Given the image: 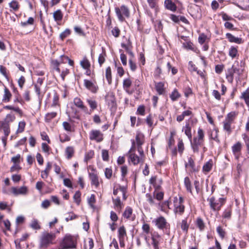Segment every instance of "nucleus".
Segmentation results:
<instances>
[{
  "instance_id": "c03bdc74",
  "label": "nucleus",
  "mask_w": 249,
  "mask_h": 249,
  "mask_svg": "<svg viewBox=\"0 0 249 249\" xmlns=\"http://www.w3.org/2000/svg\"><path fill=\"white\" fill-rule=\"evenodd\" d=\"M94 155V152L93 150H89L85 155L84 160L87 163L92 159Z\"/></svg>"
},
{
  "instance_id": "3c124183",
  "label": "nucleus",
  "mask_w": 249,
  "mask_h": 249,
  "mask_svg": "<svg viewBox=\"0 0 249 249\" xmlns=\"http://www.w3.org/2000/svg\"><path fill=\"white\" fill-rule=\"evenodd\" d=\"M218 131L217 129H214L213 131L212 132L210 137L212 139L214 140L217 142H219L220 141L218 138Z\"/></svg>"
},
{
  "instance_id": "412c9836",
  "label": "nucleus",
  "mask_w": 249,
  "mask_h": 249,
  "mask_svg": "<svg viewBox=\"0 0 249 249\" xmlns=\"http://www.w3.org/2000/svg\"><path fill=\"white\" fill-rule=\"evenodd\" d=\"M73 103L76 107L85 111L88 109L87 107L84 106L81 99L78 97H76L74 99Z\"/></svg>"
},
{
  "instance_id": "f8f14e48",
  "label": "nucleus",
  "mask_w": 249,
  "mask_h": 249,
  "mask_svg": "<svg viewBox=\"0 0 249 249\" xmlns=\"http://www.w3.org/2000/svg\"><path fill=\"white\" fill-rule=\"evenodd\" d=\"M11 193L15 196L19 195H24L28 192V188L26 186H22L20 188L12 187L10 189Z\"/></svg>"
},
{
  "instance_id": "72a5a7b5",
  "label": "nucleus",
  "mask_w": 249,
  "mask_h": 249,
  "mask_svg": "<svg viewBox=\"0 0 249 249\" xmlns=\"http://www.w3.org/2000/svg\"><path fill=\"white\" fill-rule=\"evenodd\" d=\"M132 81L130 78L124 79L123 81V88L124 89L128 91L129 88L131 86Z\"/></svg>"
},
{
  "instance_id": "a211bd4d",
  "label": "nucleus",
  "mask_w": 249,
  "mask_h": 249,
  "mask_svg": "<svg viewBox=\"0 0 249 249\" xmlns=\"http://www.w3.org/2000/svg\"><path fill=\"white\" fill-rule=\"evenodd\" d=\"M234 74L235 72L232 67L227 69L226 73V78L229 83L231 84L232 83L234 79Z\"/></svg>"
},
{
  "instance_id": "7ed1b4c3",
  "label": "nucleus",
  "mask_w": 249,
  "mask_h": 249,
  "mask_svg": "<svg viewBox=\"0 0 249 249\" xmlns=\"http://www.w3.org/2000/svg\"><path fill=\"white\" fill-rule=\"evenodd\" d=\"M237 113L235 111H232L228 113L223 122V129L227 132L228 134L231 132V125L233 123Z\"/></svg>"
},
{
  "instance_id": "4c0bfd02",
  "label": "nucleus",
  "mask_w": 249,
  "mask_h": 249,
  "mask_svg": "<svg viewBox=\"0 0 249 249\" xmlns=\"http://www.w3.org/2000/svg\"><path fill=\"white\" fill-rule=\"evenodd\" d=\"M57 115L56 112H52L50 113H48L46 114L45 120L47 122H50L53 119L55 118Z\"/></svg>"
},
{
  "instance_id": "58836bf2",
  "label": "nucleus",
  "mask_w": 249,
  "mask_h": 249,
  "mask_svg": "<svg viewBox=\"0 0 249 249\" xmlns=\"http://www.w3.org/2000/svg\"><path fill=\"white\" fill-rule=\"evenodd\" d=\"M180 97V94L176 89H175L170 95V97L173 101H176Z\"/></svg>"
},
{
  "instance_id": "f03ea898",
  "label": "nucleus",
  "mask_w": 249,
  "mask_h": 249,
  "mask_svg": "<svg viewBox=\"0 0 249 249\" xmlns=\"http://www.w3.org/2000/svg\"><path fill=\"white\" fill-rule=\"evenodd\" d=\"M76 244V238L71 235L67 234L60 243L58 249H75Z\"/></svg>"
},
{
  "instance_id": "8fccbe9b",
  "label": "nucleus",
  "mask_w": 249,
  "mask_h": 249,
  "mask_svg": "<svg viewBox=\"0 0 249 249\" xmlns=\"http://www.w3.org/2000/svg\"><path fill=\"white\" fill-rule=\"evenodd\" d=\"M88 202L89 205L91 208H94V203L95 202V196L94 195L92 194L90 196L88 199Z\"/></svg>"
},
{
  "instance_id": "09e8293b",
  "label": "nucleus",
  "mask_w": 249,
  "mask_h": 249,
  "mask_svg": "<svg viewBox=\"0 0 249 249\" xmlns=\"http://www.w3.org/2000/svg\"><path fill=\"white\" fill-rule=\"evenodd\" d=\"M212 161H209L206 162L203 166V170L204 171L208 172H209L212 167Z\"/></svg>"
},
{
  "instance_id": "a19ab883",
  "label": "nucleus",
  "mask_w": 249,
  "mask_h": 249,
  "mask_svg": "<svg viewBox=\"0 0 249 249\" xmlns=\"http://www.w3.org/2000/svg\"><path fill=\"white\" fill-rule=\"evenodd\" d=\"M157 179L156 176H152L149 179V183L153 186L156 190H159V186L156 184Z\"/></svg>"
},
{
  "instance_id": "1a4fd4ad",
  "label": "nucleus",
  "mask_w": 249,
  "mask_h": 249,
  "mask_svg": "<svg viewBox=\"0 0 249 249\" xmlns=\"http://www.w3.org/2000/svg\"><path fill=\"white\" fill-rule=\"evenodd\" d=\"M153 222L155 223L157 228L160 230L167 229L169 224L167 223L166 219L162 216H160L155 219Z\"/></svg>"
},
{
  "instance_id": "4468645a",
  "label": "nucleus",
  "mask_w": 249,
  "mask_h": 249,
  "mask_svg": "<svg viewBox=\"0 0 249 249\" xmlns=\"http://www.w3.org/2000/svg\"><path fill=\"white\" fill-rule=\"evenodd\" d=\"M84 84L86 88L91 92L94 93L97 92L98 87L91 81L85 79L84 81Z\"/></svg>"
},
{
  "instance_id": "ddd939ff",
  "label": "nucleus",
  "mask_w": 249,
  "mask_h": 249,
  "mask_svg": "<svg viewBox=\"0 0 249 249\" xmlns=\"http://www.w3.org/2000/svg\"><path fill=\"white\" fill-rule=\"evenodd\" d=\"M204 141L194 138L193 142L191 141V147L194 152H198L199 151V147L203 145Z\"/></svg>"
},
{
  "instance_id": "13d9d810",
  "label": "nucleus",
  "mask_w": 249,
  "mask_h": 249,
  "mask_svg": "<svg viewBox=\"0 0 249 249\" xmlns=\"http://www.w3.org/2000/svg\"><path fill=\"white\" fill-rule=\"evenodd\" d=\"M102 157L103 160L105 161H108L109 160L108 152L107 150L103 149L102 151Z\"/></svg>"
},
{
  "instance_id": "e2e57ef3",
  "label": "nucleus",
  "mask_w": 249,
  "mask_h": 249,
  "mask_svg": "<svg viewBox=\"0 0 249 249\" xmlns=\"http://www.w3.org/2000/svg\"><path fill=\"white\" fill-rule=\"evenodd\" d=\"M216 231L221 238L223 239L224 238L225 235V231L221 226H218L217 227Z\"/></svg>"
},
{
  "instance_id": "bf43d9fd",
  "label": "nucleus",
  "mask_w": 249,
  "mask_h": 249,
  "mask_svg": "<svg viewBox=\"0 0 249 249\" xmlns=\"http://www.w3.org/2000/svg\"><path fill=\"white\" fill-rule=\"evenodd\" d=\"M183 46L184 48L187 50H194V47L193 44L190 42L188 41L183 43Z\"/></svg>"
},
{
  "instance_id": "79ce46f5",
  "label": "nucleus",
  "mask_w": 249,
  "mask_h": 249,
  "mask_svg": "<svg viewBox=\"0 0 249 249\" xmlns=\"http://www.w3.org/2000/svg\"><path fill=\"white\" fill-rule=\"evenodd\" d=\"M184 184L188 191L192 193V186L190 180L188 177L184 178Z\"/></svg>"
},
{
  "instance_id": "c9c22d12",
  "label": "nucleus",
  "mask_w": 249,
  "mask_h": 249,
  "mask_svg": "<svg viewBox=\"0 0 249 249\" xmlns=\"http://www.w3.org/2000/svg\"><path fill=\"white\" fill-rule=\"evenodd\" d=\"M196 225L199 228L200 231H202L204 229L205 224L203 220L200 217H198L196 219Z\"/></svg>"
},
{
  "instance_id": "37998d69",
  "label": "nucleus",
  "mask_w": 249,
  "mask_h": 249,
  "mask_svg": "<svg viewBox=\"0 0 249 249\" xmlns=\"http://www.w3.org/2000/svg\"><path fill=\"white\" fill-rule=\"evenodd\" d=\"M106 56V54L105 51H103V53L99 55L98 59V62L100 67H101L103 64L105 62Z\"/></svg>"
},
{
  "instance_id": "cd10ccee",
  "label": "nucleus",
  "mask_w": 249,
  "mask_h": 249,
  "mask_svg": "<svg viewBox=\"0 0 249 249\" xmlns=\"http://www.w3.org/2000/svg\"><path fill=\"white\" fill-rule=\"evenodd\" d=\"M74 148L72 146H68L65 149V154L68 159L71 158L74 154Z\"/></svg>"
},
{
  "instance_id": "4d7b16f0",
  "label": "nucleus",
  "mask_w": 249,
  "mask_h": 249,
  "mask_svg": "<svg viewBox=\"0 0 249 249\" xmlns=\"http://www.w3.org/2000/svg\"><path fill=\"white\" fill-rule=\"evenodd\" d=\"M80 197H81V193L79 191H77L74 194L73 196V199L75 202L77 204L79 205L80 202Z\"/></svg>"
},
{
  "instance_id": "c85d7f7f",
  "label": "nucleus",
  "mask_w": 249,
  "mask_h": 249,
  "mask_svg": "<svg viewBox=\"0 0 249 249\" xmlns=\"http://www.w3.org/2000/svg\"><path fill=\"white\" fill-rule=\"evenodd\" d=\"M80 65L81 67L85 70H89L90 67V63L86 57H84L83 59L81 61Z\"/></svg>"
},
{
  "instance_id": "774afa93",
  "label": "nucleus",
  "mask_w": 249,
  "mask_h": 249,
  "mask_svg": "<svg viewBox=\"0 0 249 249\" xmlns=\"http://www.w3.org/2000/svg\"><path fill=\"white\" fill-rule=\"evenodd\" d=\"M152 244L154 247V249H160L159 248V241L157 240L155 237L152 238Z\"/></svg>"
},
{
  "instance_id": "49530a36",
  "label": "nucleus",
  "mask_w": 249,
  "mask_h": 249,
  "mask_svg": "<svg viewBox=\"0 0 249 249\" xmlns=\"http://www.w3.org/2000/svg\"><path fill=\"white\" fill-rule=\"evenodd\" d=\"M71 33V30L69 29H66L64 32L60 34L59 37L62 40H63L65 38L68 36Z\"/></svg>"
},
{
  "instance_id": "a878e982",
  "label": "nucleus",
  "mask_w": 249,
  "mask_h": 249,
  "mask_svg": "<svg viewBox=\"0 0 249 249\" xmlns=\"http://www.w3.org/2000/svg\"><path fill=\"white\" fill-rule=\"evenodd\" d=\"M63 15L61 10L58 9L53 13V18L55 21H60L62 19Z\"/></svg>"
},
{
  "instance_id": "f3484780",
  "label": "nucleus",
  "mask_w": 249,
  "mask_h": 249,
  "mask_svg": "<svg viewBox=\"0 0 249 249\" xmlns=\"http://www.w3.org/2000/svg\"><path fill=\"white\" fill-rule=\"evenodd\" d=\"M164 5L166 9L171 11H176L177 10V6L172 0H165Z\"/></svg>"
},
{
  "instance_id": "dca6fc26",
  "label": "nucleus",
  "mask_w": 249,
  "mask_h": 249,
  "mask_svg": "<svg viewBox=\"0 0 249 249\" xmlns=\"http://www.w3.org/2000/svg\"><path fill=\"white\" fill-rule=\"evenodd\" d=\"M232 68L234 71L235 74L237 75V77H236V79L237 80H239L240 79V76L243 74L244 70L239 66L238 63H237V64H234L232 66Z\"/></svg>"
},
{
  "instance_id": "c756f323",
  "label": "nucleus",
  "mask_w": 249,
  "mask_h": 249,
  "mask_svg": "<svg viewBox=\"0 0 249 249\" xmlns=\"http://www.w3.org/2000/svg\"><path fill=\"white\" fill-rule=\"evenodd\" d=\"M16 119L15 116L13 114H8L6 116L4 120L2 122L5 124H9L11 122H13Z\"/></svg>"
},
{
  "instance_id": "5fc2aeb1",
  "label": "nucleus",
  "mask_w": 249,
  "mask_h": 249,
  "mask_svg": "<svg viewBox=\"0 0 249 249\" xmlns=\"http://www.w3.org/2000/svg\"><path fill=\"white\" fill-rule=\"evenodd\" d=\"M26 124L24 121L19 122L18 123V128L17 131V133H22L25 128Z\"/></svg>"
},
{
  "instance_id": "f257e3e1",
  "label": "nucleus",
  "mask_w": 249,
  "mask_h": 249,
  "mask_svg": "<svg viewBox=\"0 0 249 249\" xmlns=\"http://www.w3.org/2000/svg\"><path fill=\"white\" fill-rule=\"evenodd\" d=\"M56 233L44 231L42 233L39 240V247L40 249H47L50 245L53 244L56 238Z\"/></svg>"
},
{
  "instance_id": "b1692460",
  "label": "nucleus",
  "mask_w": 249,
  "mask_h": 249,
  "mask_svg": "<svg viewBox=\"0 0 249 249\" xmlns=\"http://www.w3.org/2000/svg\"><path fill=\"white\" fill-rule=\"evenodd\" d=\"M1 127L3 130L4 135H5V138L2 139L3 141L4 142V144H5V140L7 139V137L9 135L10 133V126L9 124H5L3 123H1Z\"/></svg>"
},
{
  "instance_id": "20e7f679",
  "label": "nucleus",
  "mask_w": 249,
  "mask_h": 249,
  "mask_svg": "<svg viewBox=\"0 0 249 249\" xmlns=\"http://www.w3.org/2000/svg\"><path fill=\"white\" fill-rule=\"evenodd\" d=\"M211 209L214 211H218L220 210L222 206L225 203V199L223 198H219L215 199L214 197L212 196L207 199Z\"/></svg>"
},
{
  "instance_id": "9d476101",
  "label": "nucleus",
  "mask_w": 249,
  "mask_h": 249,
  "mask_svg": "<svg viewBox=\"0 0 249 249\" xmlns=\"http://www.w3.org/2000/svg\"><path fill=\"white\" fill-rule=\"evenodd\" d=\"M89 138L91 141L100 142L103 140V134L99 130H92L89 132Z\"/></svg>"
},
{
  "instance_id": "6ab92c4d",
  "label": "nucleus",
  "mask_w": 249,
  "mask_h": 249,
  "mask_svg": "<svg viewBox=\"0 0 249 249\" xmlns=\"http://www.w3.org/2000/svg\"><path fill=\"white\" fill-rule=\"evenodd\" d=\"M192 127L189 122H186L185 126L182 128V131H184L185 135L188 137V139L191 141L192 135L191 133Z\"/></svg>"
},
{
  "instance_id": "473e14b6",
  "label": "nucleus",
  "mask_w": 249,
  "mask_h": 249,
  "mask_svg": "<svg viewBox=\"0 0 249 249\" xmlns=\"http://www.w3.org/2000/svg\"><path fill=\"white\" fill-rule=\"evenodd\" d=\"M112 201L114 207L121 210L123 207V203L121 202L120 197H117L115 199L113 198Z\"/></svg>"
},
{
  "instance_id": "69168bd1",
  "label": "nucleus",
  "mask_w": 249,
  "mask_h": 249,
  "mask_svg": "<svg viewBox=\"0 0 249 249\" xmlns=\"http://www.w3.org/2000/svg\"><path fill=\"white\" fill-rule=\"evenodd\" d=\"M63 126L65 130L71 132L72 131V127L71 124L67 122H64L63 123Z\"/></svg>"
},
{
  "instance_id": "603ef678",
  "label": "nucleus",
  "mask_w": 249,
  "mask_h": 249,
  "mask_svg": "<svg viewBox=\"0 0 249 249\" xmlns=\"http://www.w3.org/2000/svg\"><path fill=\"white\" fill-rule=\"evenodd\" d=\"M194 138H196L204 141V132L203 130L201 128H198L197 131V135Z\"/></svg>"
},
{
  "instance_id": "2eb2a0df",
  "label": "nucleus",
  "mask_w": 249,
  "mask_h": 249,
  "mask_svg": "<svg viewBox=\"0 0 249 249\" xmlns=\"http://www.w3.org/2000/svg\"><path fill=\"white\" fill-rule=\"evenodd\" d=\"M4 93L2 96V101L3 102H9L12 97V94L9 89L4 85Z\"/></svg>"
},
{
  "instance_id": "393cba45",
  "label": "nucleus",
  "mask_w": 249,
  "mask_h": 249,
  "mask_svg": "<svg viewBox=\"0 0 249 249\" xmlns=\"http://www.w3.org/2000/svg\"><path fill=\"white\" fill-rule=\"evenodd\" d=\"M179 226L182 230V231L185 233H187L189 225L187 223V219H183L182 221L178 224Z\"/></svg>"
},
{
  "instance_id": "338daca9",
  "label": "nucleus",
  "mask_w": 249,
  "mask_h": 249,
  "mask_svg": "<svg viewBox=\"0 0 249 249\" xmlns=\"http://www.w3.org/2000/svg\"><path fill=\"white\" fill-rule=\"evenodd\" d=\"M105 175L106 177L109 179L112 175V170L110 168H106L105 171Z\"/></svg>"
},
{
  "instance_id": "864d4df0",
  "label": "nucleus",
  "mask_w": 249,
  "mask_h": 249,
  "mask_svg": "<svg viewBox=\"0 0 249 249\" xmlns=\"http://www.w3.org/2000/svg\"><path fill=\"white\" fill-rule=\"evenodd\" d=\"M237 49L234 47L232 46L229 50V55L232 58L236 57L237 54Z\"/></svg>"
},
{
  "instance_id": "680f3d73",
  "label": "nucleus",
  "mask_w": 249,
  "mask_h": 249,
  "mask_svg": "<svg viewBox=\"0 0 249 249\" xmlns=\"http://www.w3.org/2000/svg\"><path fill=\"white\" fill-rule=\"evenodd\" d=\"M178 152L182 154L184 149V143L182 140L179 139L178 143Z\"/></svg>"
},
{
  "instance_id": "6e6d98bb",
  "label": "nucleus",
  "mask_w": 249,
  "mask_h": 249,
  "mask_svg": "<svg viewBox=\"0 0 249 249\" xmlns=\"http://www.w3.org/2000/svg\"><path fill=\"white\" fill-rule=\"evenodd\" d=\"M231 208H228L226 209L223 213V217L224 218L229 219L231 218Z\"/></svg>"
},
{
  "instance_id": "0e129e2a",
  "label": "nucleus",
  "mask_w": 249,
  "mask_h": 249,
  "mask_svg": "<svg viewBox=\"0 0 249 249\" xmlns=\"http://www.w3.org/2000/svg\"><path fill=\"white\" fill-rule=\"evenodd\" d=\"M0 72L5 77L7 81H9V77L6 72V69L5 67L0 66Z\"/></svg>"
},
{
  "instance_id": "2f4dec72",
  "label": "nucleus",
  "mask_w": 249,
  "mask_h": 249,
  "mask_svg": "<svg viewBox=\"0 0 249 249\" xmlns=\"http://www.w3.org/2000/svg\"><path fill=\"white\" fill-rule=\"evenodd\" d=\"M156 89L158 93L161 95L163 93L164 91V84L162 82H159L156 84L155 86Z\"/></svg>"
},
{
  "instance_id": "f704fd0d",
  "label": "nucleus",
  "mask_w": 249,
  "mask_h": 249,
  "mask_svg": "<svg viewBox=\"0 0 249 249\" xmlns=\"http://www.w3.org/2000/svg\"><path fill=\"white\" fill-rule=\"evenodd\" d=\"M126 236V232L124 226L120 227L118 230V238L119 239H124Z\"/></svg>"
},
{
  "instance_id": "aec40b11",
  "label": "nucleus",
  "mask_w": 249,
  "mask_h": 249,
  "mask_svg": "<svg viewBox=\"0 0 249 249\" xmlns=\"http://www.w3.org/2000/svg\"><path fill=\"white\" fill-rule=\"evenodd\" d=\"M185 166L186 168L189 169L191 172L196 171L194 160L191 157L188 158V161L185 163Z\"/></svg>"
},
{
  "instance_id": "4be33fe9",
  "label": "nucleus",
  "mask_w": 249,
  "mask_h": 249,
  "mask_svg": "<svg viewBox=\"0 0 249 249\" xmlns=\"http://www.w3.org/2000/svg\"><path fill=\"white\" fill-rule=\"evenodd\" d=\"M240 98L244 100L249 110V88L241 93Z\"/></svg>"
},
{
  "instance_id": "6e6552de",
  "label": "nucleus",
  "mask_w": 249,
  "mask_h": 249,
  "mask_svg": "<svg viewBox=\"0 0 249 249\" xmlns=\"http://www.w3.org/2000/svg\"><path fill=\"white\" fill-rule=\"evenodd\" d=\"M115 11L117 17L120 21L122 22L124 20V18L123 15L127 18L129 16V10L128 8L124 5H122L120 8L116 7Z\"/></svg>"
},
{
  "instance_id": "0eeeda50",
  "label": "nucleus",
  "mask_w": 249,
  "mask_h": 249,
  "mask_svg": "<svg viewBox=\"0 0 249 249\" xmlns=\"http://www.w3.org/2000/svg\"><path fill=\"white\" fill-rule=\"evenodd\" d=\"M131 142L132 146L129 150L127 155L128 156L129 159L130 160L133 164L136 165L140 162V160H142V158H141V157L140 158L135 153L136 150V145L134 140H131Z\"/></svg>"
},
{
  "instance_id": "bb28decb",
  "label": "nucleus",
  "mask_w": 249,
  "mask_h": 249,
  "mask_svg": "<svg viewBox=\"0 0 249 249\" xmlns=\"http://www.w3.org/2000/svg\"><path fill=\"white\" fill-rule=\"evenodd\" d=\"M9 5L10 8L15 12L18 11L20 7L18 2L16 0L11 1L9 3Z\"/></svg>"
},
{
  "instance_id": "ea45409f",
  "label": "nucleus",
  "mask_w": 249,
  "mask_h": 249,
  "mask_svg": "<svg viewBox=\"0 0 249 249\" xmlns=\"http://www.w3.org/2000/svg\"><path fill=\"white\" fill-rule=\"evenodd\" d=\"M132 214V208L129 207H127L123 213V216L127 219L130 218Z\"/></svg>"
},
{
  "instance_id": "423d86ee",
  "label": "nucleus",
  "mask_w": 249,
  "mask_h": 249,
  "mask_svg": "<svg viewBox=\"0 0 249 249\" xmlns=\"http://www.w3.org/2000/svg\"><path fill=\"white\" fill-rule=\"evenodd\" d=\"M134 141L135 142L136 149H137L140 156H141V158H142V157H144V152L142 148V145L144 142V135L140 133L137 134L135 141Z\"/></svg>"
},
{
  "instance_id": "5701e85b",
  "label": "nucleus",
  "mask_w": 249,
  "mask_h": 249,
  "mask_svg": "<svg viewBox=\"0 0 249 249\" xmlns=\"http://www.w3.org/2000/svg\"><path fill=\"white\" fill-rule=\"evenodd\" d=\"M226 36L230 42H234L237 44H241L242 43V38L235 37L231 33H227Z\"/></svg>"
},
{
  "instance_id": "9b49d317",
  "label": "nucleus",
  "mask_w": 249,
  "mask_h": 249,
  "mask_svg": "<svg viewBox=\"0 0 249 249\" xmlns=\"http://www.w3.org/2000/svg\"><path fill=\"white\" fill-rule=\"evenodd\" d=\"M91 172L89 173L91 184L94 185L96 187H98L99 185V178L97 176L96 171L93 167L91 168Z\"/></svg>"
},
{
  "instance_id": "39448f33",
  "label": "nucleus",
  "mask_w": 249,
  "mask_h": 249,
  "mask_svg": "<svg viewBox=\"0 0 249 249\" xmlns=\"http://www.w3.org/2000/svg\"><path fill=\"white\" fill-rule=\"evenodd\" d=\"M183 198L181 196H180L178 199L177 197L174 198V212L176 214L181 215L184 212L185 207L183 204Z\"/></svg>"
},
{
  "instance_id": "e433bc0d",
  "label": "nucleus",
  "mask_w": 249,
  "mask_h": 249,
  "mask_svg": "<svg viewBox=\"0 0 249 249\" xmlns=\"http://www.w3.org/2000/svg\"><path fill=\"white\" fill-rule=\"evenodd\" d=\"M30 226L31 228L34 230H39L41 228L38 220L36 219H34L32 220L31 223L30 224Z\"/></svg>"
},
{
  "instance_id": "de8ad7c7",
  "label": "nucleus",
  "mask_w": 249,
  "mask_h": 249,
  "mask_svg": "<svg viewBox=\"0 0 249 249\" xmlns=\"http://www.w3.org/2000/svg\"><path fill=\"white\" fill-rule=\"evenodd\" d=\"M87 101L91 109L94 110L97 108V103L96 101L89 99H87Z\"/></svg>"
},
{
  "instance_id": "052dcab7",
  "label": "nucleus",
  "mask_w": 249,
  "mask_h": 249,
  "mask_svg": "<svg viewBox=\"0 0 249 249\" xmlns=\"http://www.w3.org/2000/svg\"><path fill=\"white\" fill-rule=\"evenodd\" d=\"M241 148V143L240 142H237L232 147V152L234 154H236V153H237L240 151Z\"/></svg>"
},
{
  "instance_id": "a18cd8bd",
  "label": "nucleus",
  "mask_w": 249,
  "mask_h": 249,
  "mask_svg": "<svg viewBox=\"0 0 249 249\" xmlns=\"http://www.w3.org/2000/svg\"><path fill=\"white\" fill-rule=\"evenodd\" d=\"M155 198L159 201L161 200L164 196V193L162 192H159V190H156L154 192Z\"/></svg>"
},
{
  "instance_id": "7c9ffc66",
  "label": "nucleus",
  "mask_w": 249,
  "mask_h": 249,
  "mask_svg": "<svg viewBox=\"0 0 249 249\" xmlns=\"http://www.w3.org/2000/svg\"><path fill=\"white\" fill-rule=\"evenodd\" d=\"M106 78L108 84H111L112 83V75L111 70L110 67H108L106 70L105 73Z\"/></svg>"
}]
</instances>
